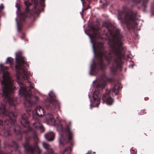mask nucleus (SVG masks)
Masks as SVG:
<instances>
[{
  "instance_id": "nucleus-21",
  "label": "nucleus",
  "mask_w": 154,
  "mask_h": 154,
  "mask_svg": "<svg viewBox=\"0 0 154 154\" xmlns=\"http://www.w3.org/2000/svg\"><path fill=\"white\" fill-rule=\"evenodd\" d=\"M14 60V59L11 57H8L6 60V63L9 64L11 66L12 65Z\"/></svg>"
},
{
  "instance_id": "nucleus-28",
  "label": "nucleus",
  "mask_w": 154,
  "mask_h": 154,
  "mask_svg": "<svg viewBox=\"0 0 154 154\" xmlns=\"http://www.w3.org/2000/svg\"><path fill=\"white\" fill-rule=\"evenodd\" d=\"M4 8V6L2 5H0V10H2Z\"/></svg>"
},
{
  "instance_id": "nucleus-35",
  "label": "nucleus",
  "mask_w": 154,
  "mask_h": 154,
  "mask_svg": "<svg viewBox=\"0 0 154 154\" xmlns=\"http://www.w3.org/2000/svg\"><path fill=\"white\" fill-rule=\"evenodd\" d=\"M41 0V1H44V0Z\"/></svg>"
},
{
  "instance_id": "nucleus-23",
  "label": "nucleus",
  "mask_w": 154,
  "mask_h": 154,
  "mask_svg": "<svg viewBox=\"0 0 154 154\" xmlns=\"http://www.w3.org/2000/svg\"><path fill=\"white\" fill-rule=\"evenodd\" d=\"M5 136H9L10 134V131L8 130H4L3 131Z\"/></svg>"
},
{
  "instance_id": "nucleus-22",
  "label": "nucleus",
  "mask_w": 154,
  "mask_h": 154,
  "mask_svg": "<svg viewBox=\"0 0 154 154\" xmlns=\"http://www.w3.org/2000/svg\"><path fill=\"white\" fill-rule=\"evenodd\" d=\"M14 131L17 134H19L21 131V128L19 125H17L14 128Z\"/></svg>"
},
{
  "instance_id": "nucleus-3",
  "label": "nucleus",
  "mask_w": 154,
  "mask_h": 154,
  "mask_svg": "<svg viewBox=\"0 0 154 154\" xmlns=\"http://www.w3.org/2000/svg\"><path fill=\"white\" fill-rule=\"evenodd\" d=\"M112 54L113 55V57L111 56V54L107 52L100 53L99 56L101 59L104 58L109 61L113 60L119 66V65L122 63V61L124 57L125 52L122 44L120 41L118 42L112 48Z\"/></svg>"
},
{
  "instance_id": "nucleus-29",
  "label": "nucleus",
  "mask_w": 154,
  "mask_h": 154,
  "mask_svg": "<svg viewBox=\"0 0 154 154\" xmlns=\"http://www.w3.org/2000/svg\"><path fill=\"white\" fill-rule=\"evenodd\" d=\"M38 97L37 96H35L33 97V99H35V100H37L38 99Z\"/></svg>"
},
{
  "instance_id": "nucleus-36",
  "label": "nucleus",
  "mask_w": 154,
  "mask_h": 154,
  "mask_svg": "<svg viewBox=\"0 0 154 154\" xmlns=\"http://www.w3.org/2000/svg\"><path fill=\"white\" fill-rule=\"evenodd\" d=\"M2 68V69H3L4 68Z\"/></svg>"
},
{
  "instance_id": "nucleus-20",
  "label": "nucleus",
  "mask_w": 154,
  "mask_h": 154,
  "mask_svg": "<svg viewBox=\"0 0 154 154\" xmlns=\"http://www.w3.org/2000/svg\"><path fill=\"white\" fill-rule=\"evenodd\" d=\"M71 147L69 146H68L64 149L62 152V154H70L71 152Z\"/></svg>"
},
{
  "instance_id": "nucleus-9",
  "label": "nucleus",
  "mask_w": 154,
  "mask_h": 154,
  "mask_svg": "<svg viewBox=\"0 0 154 154\" xmlns=\"http://www.w3.org/2000/svg\"><path fill=\"white\" fill-rule=\"evenodd\" d=\"M15 64L14 65L15 67H20L22 66H28L26 61V59L23 56L21 51H17L15 54Z\"/></svg>"
},
{
  "instance_id": "nucleus-7",
  "label": "nucleus",
  "mask_w": 154,
  "mask_h": 154,
  "mask_svg": "<svg viewBox=\"0 0 154 154\" xmlns=\"http://www.w3.org/2000/svg\"><path fill=\"white\" fill-rule=\"evenodd\" d=\"M30 138V137H26L25 143L23 145V146L25 149L26 150L27 152L29 153L28 154H33L34 151L35 150H37L38 151V154H41V150L38 147L37 142L34 144L33 146L30 145L29 140Z\"/></svg>"
},
{
  "instance_id": "nucleus-25",
  "label": "nucleus",
  "mask_w": 154,
  "mask_h": 154,
  "mask_svg": "<svg viewBox=\"0 0 154 154\" xmlns=\"http://www.w3.org/2000/svg\"><path fill=\"white\" fill-rule=\"evenodd\" d=\"M146 112L145 111V110L142 109L140 111V112H139V114L140 115H143L146 113Z\"/></svg>"
},
{
  "instance_id": "nucleus-11",
  "label": "nucleus",
  "mask_w": 154,
  "mask_h": 154,
  "mask_svg": "<svg viewBox=\"0 0 154 154\" xmlns=\"http://www.w3.org/2000/svg\"><path fill=\"white\" fill-rule=\"evenodd\" d=\"M106 77L104 75L101 78V80H98L95 81H94V87L97 88H104L106 85L105 82L106 80Z\"/></svg>"
},
{
  "instance_id": "nucleus-10",
  "label": "nucleus",
  "mask_w": 154,
  "mask_h": 154,
  "mask_svg": "<svg viewBox=\"0 0 154 154\" xmlns=\"http://www.w3.org/2000/svg\"><path fill=\"white\" fill-rule=\"evenodd\" d=\"M50 104L47 106V108L50 109H51L53 111L56 109H58L59 107V103L54 97H50L49 99Z\"/></svg>"
},
{
  "instance_id": "nucleus-5",
  "label": "nucleus",
  "mask_w": 154,
  "mask_h": 154,
  "mask_svg": "<svg viewBox=\"0 0 154 154\" xmlns=\"http://www.w3.org/2000/svg\"><path fill=\"white\" fill-rule=\"evenodd\" d=\"M0 114L2 116L3 120L5 124L8 125L9 124H14L15 121V116L12 112H8L5 109V106L4 105L0 106Z\"/></svg>"
},
{
  "instance_id": "nucleus-18",
  "label": "nucleus",
  "mask_w": 154,
  "mask_h": 154,
  "mask_svg": "<svg viewBox=\"0 0 154 154\" xmlns=\"http://www.w3.org/2000/svg\"><path fill=\"white\" fill-rule=\"evenodd\" d=\"M104 68H91L90 71V74L92 75H95L99 71V69L101 70H102Z\"/></svg>"
},
{
  "instance_id": "nucleus-2",
  "label": "nucleus",
  "mask_w": 154,
  "mask_h": 154,
  "mask_svg": "<svg viewBox=\"0 0 154 154\" xmlns=\"http://www.w3.org/2000/svg\"><path fill=\"white\" fill-rule=\"evenodd\" d=\"M14 82V79L9 72L5 71L3 72L1 82L2 96L5 101L12 106L15 105L16 103V99L12 96L16 89Z\"/></svg>"
},
{
  "instance_id": "nucleus-17",
  "label": "nucleus",
  "mask_w": 154,
  "mask_h": 154,
  "mask_svg": "<svg viewBox=\"0 0 154 154\" xmlns=\"http://www.w3.org/2000/svg\"><path fill=\"white\" fill-rule=\"evenodd\" d=\"M36 115L38 117H42L44 115V112L43 109L40 106H37L35 109Z\"/></svg>"
},
{
  "instance_id": "nucleus-1",
  "label": "nucleus",
  "mask_w": 154,
  "mask_h": 154,
  "mask_svg": "<svg viewBox=\"0 0 154 154\" xmlns=\"http://www.w3.org/2000/svg\"><path fill=\"white\" fill-rule=\"evenodd\" d=\"M18 83H20V77L21 76L25 81V83L22 82L20 84L23 86H20L19 89V94L25 97L24 104L25 106L28 107L31 106L34 102L32 100V91L34 87L31 82L28 80L29 72L26 68H16Z\"/></svg>"
},
{
  "instance_id": "nucleus-31",
  "label": "nucleus",
  "mask_w": 154,
  "mask_h": 154,
  "mask_svg": "<svg viewBox=\"0 0 154 154\" xmlns=\"http://www.w3.org/2000/svg\"><path fill=\"white\" fill-rule=\"evenodd\" d=\"M25 36L24 35L23 36H22V37H21V38L22 39H24L25 38Z\"/></svg>"
},
{
  "instance_id": "nucleus-19",
  "label": "nucleus",
  "mask_w": 154,
  "mask_h": 154,
  "mask_svg": "<svg viewBox=\"0 0 154 154\" xmlns=\"http://www.w3.org/2000/svg\"><path fill=\"white\" fill-rule=\"evenodd\" d=\"M47 140L49 141L53 140L54 139V134L53 132H50L45 135Z\"/></svg>"
},
{
  "instance_id": "nucleus-4",
  "label": "nucleus",
  "mask_w": 154,
  "mask_h": 154,
  "mask_svg": "<svg viewBox=\"0 0 154 154\" xmlns=\"http://www.w3.org/2000/svg\"><path fill=\"white\" fill-rule=\"evenodd\" d=\"M27 114H23L22 116V120L20 121V123L24 127H28V129L25 131V132H28L29 131H35L36 130L39 129L42 132L44 131V129L42 124L40 123V121L39 119L35 118V116H33V119L34 120L35 122L33 123V128H31L29 126V122L27 120L28 116H26Z\"/></svg>"
},
{
  "instance_id": "nucleus-24",
  "label": "nucleus",
  "mask_w": 154,
  "mask_h": 154,
  "mask_svg": "<svg viewBox=\"0 0 154 154\" xmlns=\"http://www.w3.org/2000/svg\"><path fill=\"white\" fill-rule=\"evenodd\" d=\"M33 138L34 139V140H35V142L34 144L36 142H37V143H38L37 140H38V138L37 137V135L36 133H35L33 135Z\"/></svg>"
},
{
  "instance_id": "nucleus-6",
  "label": "nucleus",
  "mask_w": 154,
  "mask_h": 154,
  "mask_svg": "<svg viewBox=\"0 0 154 154\" xmlns=\"http://www.w3.org/2000/svg\"><path fill=\"white\" fill-rule=\"evenodd\" d=\"M120 89L119 85L117 84L115 85L110 91L107 90L104 94L102 97V99L104 102L108 105H112L114 102L113 99L110 96V92L115 93V95H116Z\"/></svg>"
},
{
  "instance_id": "nucleus-32",
  "label": "nucleus",
  "mask_w": 154,
  "mask_h": 154,
  "mask_svg": "<svg viewBox=\"0 0 154 154\" xmlns=\"http://www.w3.org/2000/svg\"><path fill=\"white\" fill-rule=\"evenodd\" d=\"M2 63H0V67H2Z\"/></svg>"
},
{
  "instance_id": "nucleus-33",
  "label": "nucleus",
  "mask_w": 154,
  "mask_h": 154,
  "mask_svg": "<svg viewBox=\"0 0 154 154\" xmlns=\"http://www.w3.org/2000/svg\"><path fill=\"white\" fill-rule=\"evenodd\" d=\"M15 20H16L17 21V25H18V22H17V19L16 18V19H15Z\"/></svg>"
},
{
  "instance_id": "nucleus-34",
  "label": "nucleus",
  "mask_w": 154,
  "mask_h": 154,
  "mask_svg": "<svg viewBox=\"0 0 154 154\" xmlns=\"http://www.w3.org/2000/svg\"><path fill=\"white\" fill-rule=\"evenodd\" d=\"M107 80H111V79H106Z\"/></svg>"
},
{
  "instance_id": "nucleus-27",
  "label": "nucleus",
  "mask_w": 154,
  "mask_h": 154,
  "mask_svg": "<svg viewBox=\"0 0 154 154\" xmlns=\"http://www.w3.org/2000/svg\"><path fill=\"white\" fill-rule=\"evenodd\" d=\"M148 0H142L141 2H143V5H144L148 2Z\"/></svg>"
},
{
  "instance_id": "nucleus-13",
  "label": "nucleus",
  "mask_w": 154,
  "mask_h": 154,
  "mask_svg": "<svg viewBox=\"0 0 154 154\" xmlns=\"http://www.w3.org/2000/svg\"><path fill=\"white\" fill-rule=\"evenodd\" d=\"M99 93L98 91H95L94 92L93 96L94 100V105L95 106H98L100 103V100L99 97Z\"/></svg>"
},
{
  "instance_id": "nucleus-30",
  "label": "nucleus",
  "mask_w": 154,
  "mask_h": 154,
  "mask_svg": "<svg viewBox=\"0 0 154 154\" xmlns=\"http://www.w3.org/2000/svg\"><path fill=\"white\" fill-rule=\"evenodd\" d=\"M116 68H112V69L111 70L112 71V70H116Z\"/></svg>"
},
{
  "instance_id": "nucleus-15",
  "label": "nucleus",
  "mask_w": 154,
  "mask_h": 154,
  "mask_svg": "<svg viewBox=\"0 0 154 154\" xmlns=\"http://www.w3.org/2000/svg\"><path fill=\"white\" fill-rule=\"evenodd\" d=\"M46 121L49 124H52L54 123L55 119L53 114L48 113L46 115Z\"/></svg>"
},
{
  "instance_id": "nucleus-12",
  "label": "nucleus",
  "mask_w": 154,
  "mask_h": 154,
  "mask_svg": "<svg viewBox=\"0 0 154 154\" xmlns=\"http://www.w3.org/2000/svg\"><path fill=\"white\" fill-rule=\"evenodd\" d=\"M24 4L26 6L25 12L22 13L20 16V17L22 20H24L27 17V14L29 12L28 7L31 5V3L28 2V1H25Z\"/></svg>"
},
{
  "instance_id": "nucleus-8",
  "label": "nucleus",
  "mask_w": 154,
  "mask_h": 154,
  "mask_svg": "<svg viewBox=\"0 0 154 154\" xmlns=\"http://www.w3.org/2000/svg\"><path fill=\"white\" fill-rule=\"evenodd\" d=\"M71 128V122H69V124L67 125L66 127L64 129V131L67 134L68 138L65 139L63 136L61 135L59 140V143L61 145L63 146L65 145L71 141L72 139L73 134L70 130Z\"/></svg>"
},
{
  "instance_id": "nucleus-14",
  "label": "nucleus",
  "mask_w": 154,
  "mask_h": 154,
  "mask_svg": "<svg viewBox=\"0 0 154 154\" xmlns=\"http://www.w3.org/2000/svg\"><path fill=\"white\" fill-rule=\"evenodd\" d=\"M124 20H122L123 22H125L127 24H131L134 21L133 15L129 13L126 14Z\"/></svg>"
},
{
  "instance_id": "nucleus-26",
  "label": "nucleus",
  "mask_w": 154,
  "mask_h": 154,
  "mask_svg": "<svg viewBox=\"0 0 154 154\" xmlns=\"http://www.w3.org/2000/svg\"><path fill=\"white\" fill-rule=\"evenodd\" d=\"M58 128L60 131H63V127L62 125H60L58 126Z\"/></svg>"
},
{
  "instance_id": "nucleus-16",
  "label": "nucleus",
  "mask_w": 154,
  "mask_h": 154,
  "mask_svg": "<svg viewBox=\"0 0 154 154\" xmlns=\"http://www.w3.org/2000/svg\"><path fill=\"white\" fill-rule=\"evenodd\" d=\"M43 146L47 151V154H56L52 150L49 145L45 142L43 143Z\"/></svg>"
}]
</instances>
